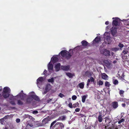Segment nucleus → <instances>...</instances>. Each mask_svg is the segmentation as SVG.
<instances>
[{
    "label": "nucleus",
    "mask_w": 129,
    "mask_h": 129,
    "mask_svg": "<svg viewBox=\"0 0 129 129\" xmlns=\"http://www.w3.org/2000/svg\"><path fill=\"white\" fill-rule=\"evenodd\" d=\"M73 50L71 49L69 50L68 52L65 50L62 51L59 53L61 56L65 57L67 58H70L73 54Z\"/></svg>",
    "instance_id": "1"
},
{
    "label": "nucleus",
    "mask_w": 129,
    "mask_h": 129,
    "mask_svg": "<svg viewBox=\"0 0 129 129\" xmlns=\"http://www.w3.org/2000/svg\"><path fill=\"white\" fill-rule=\"evenodd\" d=\"M58 60V59L57 56L53 57L51 58V61L49 62L48 66V70L50 73L53 71V65L51 64V62L52 61L54 63L57 62Z\"/></svg>",
    "instance_id": "2"
},
{
    "label": "nucleus",
    "mask_w": 129,
    "mask_h": 129,
    "mask_svg": "<svg viewBox=\"0 0 129 129\" xmlns=\"http://www.w3.org/2000/svg\"><path fill=\"white\" fill-rule=\"evenodd\" d=\"M10 91V89L8 87H6L4 88L3 93L4 97L5 98H8L9 96V94Z\"/></svg>",
    "instance_id": "3"
},
{
    "label": "nucleus",
    "mask_w": 129,
    "mask_h": 129,
    "mask_svg": "<svg viewBox=\"0 0 129 129\" xmlns=\"http://www.w3.org/2000/svg\"><path fill=\"white\" fill-rule=\"evenodd\" d=\"M110 34L109 32L105 33L104 34V38L105 41L108 42V43L109 44L111 41V39L110 37Z\"/></svg>",
    "instance_id": "4"
},
{
    "label": "nucleus",
    "mask_w": 129,
    "mask_h": 129,
    "mask_svg": "<svg viewBox=\"0 0 129 129\" xmlns=\"http://www.w3.org/2000/svg\"><path fill=\"white\" fill-rule=\"evenodd\" d=\"M50 118L49 117H47L43 120L42 121V123H40L39 126H43L46 123H48V122L50 121Z\"/></svg>",
    "instance_id": "5"
},
{
    "label": "nucleus",
    "mask_w": 129,
    "mask_h": 129,
    "mask_svg": "<svg viewBox=\"0 0 129 129\" xmlns=\"http://www.w3.org/2000/svg\"><path fill=\"white\" fill-rule=\"evenodd\" d=\"M29 96L30 97V98L33 99L35 100L38 101L39 100V97L37 96L33 92H31L29 93Z\"/></svg>",
    "instance_id": "6"
},
{
    "label": "nucleus",
    "mask_w": 129,
    "mask_h": 129,
    "mask_svg": "<svg viewBox=\"0 0 129 129\" xmlns=\"http://www.w3.org/2000/svg\"><path fill=\"white\" fill-rule=\"evenodd\" d=\"M110 51L106 49H104L103 50L101 53L103 54L104 55L107 56L109 55H113V52H111L110 54Z\"/></svg>",
    "instance_id": "7"
},
{
    "label": "nucleus",
    "mask_w": 129,
    "mask_h": 129,
    "mask_svg": "<svg viewBox=\"0 0 129 129\" xmlns=\"http://www.w3.org/2000/svg\"><path fill=\"white\" fill-rule=\"evenodd\" d=\"M44 81V79L43 77H40L37 80V84L39 88H40V86L42 83Z\"/></svg>",
    "instance_id": "8"
},
{
    "label": "nucleus",
    "mask_w": 129,
    "mask_h": 129,
    "mask_svg": "<svg viewBox=\"0 0 129 129\" xmlns=\"http://www.w3.org/2000/svg\"><path fill=\"white\" fill-rule=\"evenodd\" d=\"M52 87V86L50 84H47L45 88V91L43 92V94L46 93L47 92L51 90Z\"/></svg>",
    "instance_id": "9"
},
{
    "label": "nucleus",
    "mask_w": 129,
    "mask_h": 129,
    "mask_svg": "<svg viewBox=\"0 0 129 129\" xmlns=\"http://www.w3.org/2000/svg\"><path fill=\"white\" fill-rule=\"evenodd\" d=\"M59 127H61L60 129H63L64 127V125L63 124L60 122H57L53 126L54 128H59Z\"/></svg>",
    "instance_id": "10"
},
{
    "label": "nucleus",
    "mask_w": 129,
    "mask_h": 129,
    "mask_svg": "<svg viewBox=\"0 0 129 129\" xmlns=\"http://www.w3.org/2000/svg\"><path fill=\"white\" fill-rule=\"evenodd\" d=\"M113 19H115L113 21V25L115 26H116L118 25V23L120 21V20L118 18H113Z\"/></svg>",
    "instance_id": "11"
},
{
    "label": "nucleus",
    "mask_w": 129,
    "mask_h": 129,
    "mask_svg": "<svg viewBox=\"0 0 129 129\" xmlns=\"http://www.w3.org/2000/svg\"><path fill=\"white\" fill-rule=\"evenodd\" d=\"M60 68L62 70L65 71H68L70 69V66H61Z\"/></svg>",
    "instance_id": "12"
},
{
    "label": "nucleus",
    "mask_w": 129,
    "mask_h": 129,
    "mask_svg": "<svg viewBox=\"0 0 129 129\" xmlns=\"http://www.w3.org/2000/svg\"><path fill=\"white\" fill-rule=\"evenodd\" d=\"M27 104H30V103H34V102L33 99L29 98H27L25 101H24Z\"/></svg>",
    "instance_id": "13"
},
{
    "label": "nucleus",
    "mask_w": 129,
    "mask_h": 129,
    "mask_svg": "<svg viewBox=\"0 0 129 129\" xmlns=\"http://www.w3.org/2000/svg\"><path fill=\"white\" fill-rule=\"evenodd\" d=\"M104 62L106 65L107 67L109 68L112 66V64L108 60H105L104 61Z\"/></svg>",
    "instance_id": "14"
},
{
    "label": "nucleus",
    "mask_w": 129,
    "mask_h": 129,
    "mask_svg": "<svg viewBox=\"0 0 129 129\" xmlns=\"http://www.w3.org/2000/svg\"><path fill=\"white\" fill-rule=\"evenodd\" d=\"M24 96V94H23V91H21V92L19 94L17 95V96L20 99H21V100H23L24 98L23 97Z\"/></svg>",
    "instance_id": "15"
},
{
    "label": "nucleus",
    "mask_w": 129,
    "mask_h": 129,
    "mask_svg": "<svg viewBox=\"0 0 129 129\" xmlns=\"http://www.w3.org/2000/svg\"><path fill=\"white\" fill-rule=\"evenodd\" d=\"M60 66V64L59 63H57L55 64L54 67L56 71H58L59 70Z\"/></svg>",
    "instance_id": "16"
},
{
    "label": "nucleus",
    "mask_w": 129,
    "mask_h": 129,
    "mask_svg": "<svg viewBox=\"0 0 129 129\" xmlns=\"http://www.w3.org/2000/svg\"><path fill=\"white\" fill-rule=\"evenodd\" d=\"M100 37L98 36L96 37L93 40V42L94 43H98L100 41Z\"/></svg>",
    "instance_id": "17"
},
{
    "label": "nucleus",
    "mask_w": 129,
    "mask_h": 129,
    "mask_svg": "<svg viewBox=\"0 0 129 129\" xmlns=\"http://www.w3.org/2000/svg\"><path fill=\"white\" fill-rule=\"evenodd\" d=\"M111 31L113 36H114L117 32L116 28L113 27L112 28Z\"/></svg>",
    "instance_id": "18"
},
{
    "label": "nucleus",
    "mask_w": 129,
    "mask_h": 129,
    "mask_svg": "<svg viewBox=\"0 0 129 129\" xmlns=\"http://www.w3.org/2000/svg\"><path fill=\"white\" fill-rule=\"evenodd\" d=\"M112 107L114 108H117L118 107V103L116 102H114L112 103Z\"/></svg>",
    "instance_id": "19"
},
{
    "label": "nucleus",
    "mask_w": 129,
    "mask_h": 129,
    "mask_svg": "<svg viewBox=\"0 0 129 129\" xmlns=\"http://www.w3.org/2000/svg\"><path fill=\"white\" fill-rule=\"evenodd\" d=\"M94 81V79L92 77H91L90 79L88 80V81L87 82V86H88L89 83L90 82H92Z\"/></svg>",
    "instance_id": "20"
},
{
    "label": "nucleus",
    "mask_w": 129,
    "mask_h": 129,
    "mask_svg": "<svg viewBox=\"0 0 129 129\" xmlns=\"http://www.w3.org/2000/svg\"><path fill=\"white\" fill-rule=\"evenodd\" d=\"M102 78L104 80H107L108 76L105 73L102 74Z\"/></svg>",
    "instance_id": "21"
},
{
    "label": "nucleus",
    "mask_w": 129,
    "mask_h": 129,
    "mask_svg": "<svg viewBox=\"0 0 129 129\" xmlns=\"http://www.w3.org/2000/svg\"><path fill=\"white\" fill-rule=\"evenodd\" d=\"M123 53L124 54H126L128 53H129V47L128 48H124L123 51Z\"/></svg>",
    "instance_id": "22"
},
{
    "label": "nucleus",
    "mask_w": 129,
    "mask_h": 129,
    "mask_svg": "<svg viewBox=\"0 0 129 129\" xmlns=\"http://www.w3.org/2000/svg\"><path fill=\"white\" fill-rule=\"evenodd\" d=\"M87 95H84L82 96L81 97L82 98V102L83 103H84L85 101L86 98L87 97Z\"/></svg>",
    "instance_id": "23"
},
{
    "label": "nucleus",
    "mask_w": 129,
    "mask_h": 129,
    "mask_svg": "<svg viewBox=\"0 0 129 129\" xmlns=\"http://www.w3.org/2000/svg\"><path fill=\"white\" fill-rule=\"evenodd\" d=\"M105 121L108 124L111 122V120L108 117H106L105 118Z\"/></svg>",
    "instance_id": "24"
},
{
    "label": "nucleus",
    "mask_w": 129,
    "mask_h": 129,
    "mask_svg": "<svg viewBox=\"0 0 129 129\" xmlns=\"http://www.w3.org/2000/svg\"><path fill=\"white\" fill-rule=\"evenodd\" d=\"M78 86L81 89L83 88L84 86V82H82L80 83L79 85Z\"/></svg>",
    "instance_id": "25"
},
{
    "label": "nucleus",
    "mask_w": 129,
    "mask_h": 129,
    "mask_svg": "<svg viewBox=\"0 0 129 129\" xmlns=\"http://www.w3.org/2000/svg\"><path fill=\"white\" fill-rule=\"evenodd\" d=\"M66 74L70 78H72L74 76V74H72L70 73H66Z\"/></svg>",
    "instance_id": "26"
},
{
    "label": "nucleus",
    "mask_w": 129,
    "mask_h": 129,
    "mask_svg": "<svg viewBox=\"0 0 129 129\" xmlns=\"http://www.w3.org/2000/svg\"><path fill=\"white\" fill-rule=\"evenodd\" d=\"M66 117L65 116H61L59 117V118H58L57 120H58V121L59 120H64L65 119Z\"/></svg>",
    "instance_id": "27"
},
{
    "label": "nucleus",
    "mask_w": 129,
    "mask_h": 129,
    "mask_svg": "<svg viewBox=\"0 0 129 129\" xmlns=\"http://www.w3.org/2000/svg\"><path fill=\"white\" fill-rule=\"evenodd\" d=\"M82 45L83 46H87L88 44V43L85 41H83L81 42Z\"/></svg>",
    "instance_id": "28"
},
{
    "label": "nucleus",
    "mask_w": 129,
    "mask_h": 129,
    "mask_svg": "<svg viewBox=\"0 0 129 129\" xmlns=\"http://www.w3.org/2000/svg\"><path fill=\"white\" fill-rule=\"evenodd\" d=\"M7 118V116H5L3 118L0 119L1 121V123L2 124H3L4 123V119H6Z\"/></svg>",
    "instance_id": "29"
},
{
    "label": "nucleus",
    "mask_w": 129,
    "mask_h": 129,
    "mask_svg": "<svg viewBox=\"0 0 129 129\" xmlns=\"http://www.w3.org/2000/svg\"><path fill=\"white\" fill-rule=\"evenodd\" d=\"M105 85L106 87H109L111 85V84L109 82L106 81L105 83Z\"/></svg>",
    "instance_id": "30"
},
{
    "label": "nucleus",
    "mask_w": 129,
    "mask_h": 129,
    "mask_svg": "<svg viewBox=\"0 0 129 129\" xmlns=\"http://www.w3.org/2000/svg\"><path fill=\"white\" fill-rule=\"evenodd\" d=\"M98 119L99 122H101L102 121V118L101 115H100L98 117Z\"/></svg>",
    "instance_id": "31"
},
{
    "label": "nucleus",
    "mask_w": 129,
    "mask_h": 129,
    "mask_svg": "<svg viewBox=\"0 0 129 129\" xmlns=\"http://www.w3.org/2000/svg\"><path fill=\"white\" fill-rule=\"evenodd\" d=\"M103 82L102 81L100 80L97 82V84L99 86L102 85L103 84Z\"/></svg>",
    "instance_id": "32"
},
{
    "label": "nucleus",
    "mask_w": 129,
    "mask_h": 129,
    "mask_svg": "<svg viewBox=\"0 0 129 129\" xmlns=\"http://www.w3.org/2000/svg\"><path fill=\"white\" fill-rule=\"evenodd\" d=\"M79 105V104L78 103H76L74 104L73 105V107L75 108L77 107H78Z\"/></svg>",
    "instance_id": "33"
},
{
    "label": "nucleus",
    "mask_w": 129,
    "mask_h": 129,
    "mask_svg": "<svg viewBox=\"0 0 129 129\" xmlns=\"http://www.w3.org/2000/svg\"><path fill=\"white\" fill-rule=\"evenodd\" d=\"M48 81L49 82L52 83L54 82V79L53 78H52L51 79H49L48 80Z\"/></svg>",
    "instance_id": "34"
},
{
    "label": "nucleus",
    "mask_w": 129,
    "mask_h": 129,
    "mask_svg": "<svg viewBox=\"0 0 129 129\" xmlns=\"http://www.w3.org/2000/svg\"><path fill=\"white\" fill-rule=\"evenodd\" d=\"M57 121H58V120H56L54 121L53 122H52L51 124V125L50 126V128H51V127Z\"/></svg>",
    "instance_id": "35"
},
{
    "label": "nucleus",
    "mask_w": 129,
    "mask_h": 129,
    "mask_svg": "<svg viewBox=\"0 0 129 129\" xmlns=\"http://www.w3.org/2000/svg\"><path fill=\"white\" fill-rule=\"evenodd\" d=\"M113 84L115 85H116L118 84V81L117 80H114L113 81Z\"/></svg>",
    "instance_id": "36"
},
{
    "label": "nucleus",
    "mask_w": 129,
    "mask_h": 129,
    "mask_svg": "<svg viewBox=\"0 0 129 129\" xmlns=\"http://www.w3.org/2000/svg\"><path fill=\"white\" fill-rule=\"evenodd\" d=\"M17 104L19 105H22L23 104V102L20 100H18Z\"/></svg>",
    "instance_id": "37"
},
{
    "label": "nucleus",
    "mask_w": 129,
    "mask_h": 129,
    "mask_svg": "<svg viewBox=\"0 0 129 129\" xmlns=\"http://www.w3.org/2000/svg\"><path fill=\"white\" fill-rule=\"evenodd\" d=\"M89 72H86L84 73V75L86 76H89Z\"/></svg>",
    "instance_id": "38"
},
{
    "label": "nucleus",
    "mask_w": 129,
    "mask_h": 129,
    "mask_svg": "<svg viewBox=\"0 0 129 129\" xmlns=\"http://www.w3.org/2000/svg\"><path fill=\"white\" fill-rule=\"evenodd\" d=\"M72 99L73 100H75L77 98V96L75 95H73L72 96Z\"/></svg>",
    "instance_id": "39"
},
{
    "label": "nucleus",
    "mask_w": 129,
    "mask_h": 129,
    "mask_svg": "<svg viewBox=\"0 0 129 129\" xmlns=\"http://www.w3.org/2000/svg\"><path fill=\"white\" fill-rule=\"evenodd\" d=\"M69 106L71 108H73V106L72 105V103L70 102V103L68 104Z\"/></svg>",
    "instance_id": "40"
},
{
    "label": "nucleus",
    "mask_w": 129,
    "mask_h": 129,
    "mask_svg": "<svg viewBox=\"0 0 129 129\" xmlns=\"http://www.w3.org/2000/svg\"><path fill=\"white\" fill-rule=\"evenodd\" d=\"M124 120L123 119H121V120H119L118 122V124H120L121 123V122H123V121H124Z\"/></svg>",
    "instance_id": "41"
},
{
    "label": "nucleus",
    "mask_w": 129,
    "mask_h": 129,
    "mask_svg": "<svg viewBox=\"0 0 129 129\" xmlns=\"http://www.w3.org/2000/svg\"><path fill=\"white\" fill-rule=\"evenodd\" d=\"M118 46L120 47L121 48L123 47L124 45L123 44L120 43L118 45Z\"/></svg>",
    "instance_id": "42"
},
{
    "label": "nucleus",
    "mask_w": 129,
    "mask_h": 129,
    "mask_svg": "<svg viewBox=\"0 0 129 129\" xmlns=\"http://www.w3.org/2000/svg\"><path fill=\"white\" fill-rule=\"evenodd\" d=\"M59 96L61 98H62L64 96V95L63 94H62L61 93H60L59 94Z\"/></svg>",
    "instance_id": "43"
},
{
    "label": "nucleus",
    "mask_w": 129,
    "mask_h": 129,
    "mask_svg": "<svg viewBox=\"0 0 129 129\" xmlns=\"http://www.w3.org/2000/svg\"><path fill=\"white\" fill-rule=\"evenodd\" d=\"M118 50V49L117 48H114L112 49V51H116Z\"/></svg>",
    "instance_id": "44"
},
{
    "label": "nucleus",
    "mask_w": 129,
    "mask_h": 129,
    "mask_svg": "<svg viewBox=\"0 0 129 129\" xmlns=\"http://www.w3.org/2000/svg\"><path fill=\"white\" fill-rule=\"evenodd\" d=\"M124 91L122 90H120L119 91V94H122L123 93Z\"/></svg>",
    "instance_id": "45"
},
{
    "label": "nucleus",
    "mask_w": 129,
    "mask_h": 129,
    "mask_svg": "<svg viewBox=\"0 0 129 129\" xmlns=\"http://www.w3.org/2000/svg\"><path fill=\"white\" fill-rule=\"evenodd\" d=\"M80 109L79 108H77L75 109V111L76 112H79L80 111Z\"/></svg>",
    "instance_id": "46"
},
{
    "label": "nucleus",
    "mask_w": 129,
    "mask_h": 129,
    "mask_svg": "<svg viewBox=\"0 0 129 129\" xmlns=\"http://www.w3.org/2000/svg\"><path fill=\"white\" fill-rule=\"evenodd\" d=\"M16 121L17 123H19L20 121V120L19 118L17 119L16 120Z\"/></svg>",
    "instance_id": "47"
},
{
    "label": "nucleus",
    "mask_w": 129,
    "mask_h": 129,
    "mask_svg": "<svg viewBox=\"0 0 129 129\" xmlns=\"http://www.w3.org/2000/svg\"><path fill=\"white\" fill-rule=\"evenodd\" d=\"M38 113V112L37 111H33V113L34 114H37Z\"/></svg>",
    "instance_id": "48"
},
{
    "label": "nucleus",
    "mask_w": 129,
    "mask_h": 129,
    "mask_svg": "<svg viewBox=\"0 0 129 129\" xmlns=\"http://www.w3.org/2000/svg\"><path fill=\"white\" fill-rule=\"evenodd\" d=\"M47 71L46 70H45L43 73V74L44 75H45V73L47 72Z\"/></svg>",
    "instance_id": "49"
},
{
    "label": "nucleus",
    "mask_w": 129,
    "mask_h": 129,
    "mask_svg": "<svg viewBox=\"0 0 129 129\" xmlns=\"http://www.w3.org/2000/svg\"><path fill=\"white\" fill-rule=\"evenodd\" d=\"M122 106L123 107H124L125 106V105L124 103L122 104Z\"/></svg>",
    "instance_id": "50"
},
{
    "label": "nucleus",
    "mask_w": 129,
    "mask_h": 129,
    "mask_svg": "<svg viewBox=\"0 0 129 129\" xmlns=\"http://www.w3.org/2000/svg\"><path fill=\"white\" fill-rule=\"evenodd\" d=\"M109 22L108 21H107L105 23V24L106 25H108L109 24Z\"/></svg>",
    "instance_id": "51"
},
{
    "label": "nucleus",
    "mask_w": 129,
    "mask_h": 129,
    "mask_svg": "<svg viewBox=\"0 0 129 129\" xmlns=\"http://www.w3.org/2000/svg\"><path fill=\"white\" fill-rule=\"evenodd\" d=\"M82 47V46H79V47H76V48H75V49H77V48H79V47H80V48H81Z\"/></svg>",
    "instance_id": "52"
},
{
    "label": "nucleus",
    "mask_w": 129,
    "mask_h": 129,
    "mask_svg": "<svg viewBox=\"0 0 129 129\" xmlns=\"http://www.w3.org/2000/svg\"><path fill=\"white\" fill-rule=\"evenodd\" d=\"M116 62V60H115L114 61L113 63H115Z\"/></svg>",
    "instance_id": "53"
},
{
    "label": "nucleus",
    "mask_w": 129,
    "mask_h": 129,
    "mask_svg": "<svg viewBox=\"0 0 129 129\" xmlns=\"http://www.w3.org/2000/svg\"><path fill=\"white\" fill-rule=\"evenodd\" d=\"M11 104H12L13 105H15V103H13L12 102H11Z\"/></svg>",
    "instance_id": "54"
},
{
    "label": "nucleus",
    "mask_w": 129,
    "mask_h": 129,
    "mask_svg": "<svg viewBox=\"0 0 129 129\" xmlns=\"http://www.w3.org/2000/svg\"><path fill=\"white\" fill-rule=\"evenodd\" d=\"M108 127H107V126H106L105 127V128L106 129H107V128H108Z\"/></svg>",
    "instance_id": "55"
},
{
    "label": "nucleus",
    "mask_w": 129,
    "mask_h": 129,
    "mask_svg": "<svg viewBox=\"0 0 129 129\" xmlns=\"http://www.w3.org/2000/svg\"><path fill=\"white\" fill-rule=\"evenodd\" d=\"M2 90V89H0V91H1Z\"/></svg>",
    "instance_id": "56"
},
{
    "label": "nucleus",
    "mask_w": 129,
    "mask_h": 129,
    "mask_svg": "<svg viewBox=\"0 0 129 129\" xmlns=\"http://www.w3.org/2000/svg\"><path fill=\"white\" fill-rule=\"evenodd\" d=\"M69 99L70 100H71V98H69Z\"/></svg>",
    "instance_id": "57"
},
{
    "label": "nucleus",
    "mask_w": 129,
    "mask_h": 129,
    "mask_svg": "<svg viewBox=\"0 0 129 129\" xmlns=\"http://www.w3.org/2000/svg\"><path fill=\"white\" fill-rule=\"evenodd\" d=\"M114 129H118L117 128H114Z\"/></svg>",
    "instance_id": "58"
},
{
    "label": "nucleus",
    "mask_w": 129,
    "mask_h": 129,
    "mask_svg": "<svg viewBox=\"0 0 129 129\" xmlns=\"http://www.w3.org/2000/svg\"><path fill=\"white\" fill-rule=\"evenodd\" d=\"M5 129H7V128H5Z\"/></svg>",
    "instance_id": "59"
}]
</instances>
